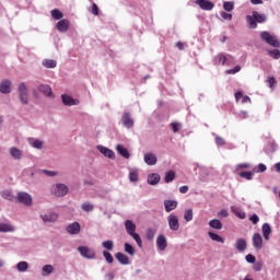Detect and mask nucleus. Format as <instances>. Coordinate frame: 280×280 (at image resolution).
Segmentation results:
<instances>
[{
  "label": "nucleus",
  "mask_w": 280,
  "mask_h": 280,
  "mask_svg": "<svg viewBox=\"0 0 280 280\" xmlns=\"http://www.w3.org/2000/svg\"><path fill=\"white\" fill-rule=\"evenodd\" d=\"M18 95H19L20 104H23L24 106L30 104L32 100V93L30 92V86L27 85V83L21 82L18 85Z\"/></svg>",
  "instance_id": "f257e3e1"
},
{
  "label": "nucleus",
  "mask_w": 280,
  "mask_h": 280,
  "mask_svg": "<svg viewBox=\"0 0 280 280\" xmlns=\"http://www.w3.org/2000/svg\"><path fill=\"white\" fill-rule=\"evenodd\" d=\"M50 194L55 198H65L69 194V186L62 183H56L50 186Z\"/></svg>",
  "instance_id": "f03ea898"
},
{
  "label": "nucleus",
  "mask_w": 280,
  "mask_h": 280,
  "mask_svg": "<svg viewBox=\"0 0 280 280\" xmlns=\"http://www.w3.org/2000/svg\"><path fill=\"white\" fill-rule=\"evenodd\" d=\"M260 38L264 40V43H267V45H270L271 47H275L278 49L280 47V40L277 37V35L271 34L268 31L260 32Z\"/></svg>",
  "instance_id": "7ed1b4c3"
},
{
  "label": "nucleus",
  "mask_w": 280,
  "mask_h": 280,
  "mask_svg": "<svg viewBox=\"0 0 280 280\" xmlns=\"http://www.w3.org/2000/svg\"><path fill=\"white\" fill-rule=\"evenodd\" d=\"M78 253H80L81 257L84 259H95L97 257L95 249L84 245L78 247Z\"/></svg>",
  "instance_id": "20e7f679"
},
{
  "label": "nucleus",
  "mask_w": 280,
  "mask_h": 280,
  "mask_svg": "<svg viewBox=\"0 0 280 280\" xmlns=\"http://www.w3.org/2000/svg\"><path fill=\"white\" fill-rule=\"evenodd\" d=\"M18 202L24 205V207H32L34 205V198L26 191H20L16 195Z\"/></svg>",
  "instance_id": "39448f33"
},
{
  "label": "nucleus",
  "mask_w": 280,
  "mask_h": 280,
  "mask_svg": "<svg viewBox=\"0 0 280 280\" xmlns=\"http://www.w3.org/2000/svg\"><path fill=\"white\" fill-rule=\"evenodd\" d=\"M120 124L124 128H127V130L135 128V118L132 117V114L124 112L120 118Z\"/></svg>",
  "instance_id": "423d86ee"
},
{
  "label": "nucleus",
  "mask_w": 280,
  "mask_h": 280,
  "mask_svg": "<svg viewBox=\"0 0 280 280\" xmlns=\"http://www.w3.org/2000/svg\"><path fill=\"white\" fill-rule=\"evenodd\" d=\"M9 156L13 161H23L25 159V152L19 147L9 148Z\"/></svg>",
  "instance_id": "0eeeda50"
},
{
  "label": "nucleus",
  "mask_w": 280,
  "mask_h": 280,
  "mask_svg": "<svg viewBox=\"0 0 280 280\" xmlns=\"http://www.w3.org/2000/svg\"><path fill=\"white\" fill-rule=\"evenodd\" d=\"M61 102L63 106H80V100L74 98L69 93L61 94Z\"/></svg>",
  "instance_id": "6e6552de"
},
{
  "label": "nucleus",
  "mask_w": 280,
  "mask_h": 280,
  "mask_svg": "<svg viewBox=\"0 0 280 280\" xmlns=\"http://www.w3.org/2000/svg\"><path fill=\"white\" fill-rule=\"evenodd\" d=\"M166 220L171 231H178V229H180V221L178 220V215L175 213L168 214Z\"/></svg>",
  "instance_id": "1a4fd4ad"
},
{
  "label": "nucleus",
  "mask_w": 280,
  "mask_h": 280,
  "mask_svg": "<svg viewBox=\"0 0 280 280\" xmlns=\"http://www.w3.org/2000/svg\"><path fill=\"white\" fill-rule=\"evenodd\" d=\"M12 80L4 79L0 82V93H2L3 95H10V93H12Z\"/></svg>",
  "instance_id": "9d476101"
},
{
  "label": "nucleus",
  "mask_w": 280,
  "mask_h": 280,
  "mask_svg": "<svg viewBox=\"0 0 280 280\" xmlns=\"http://www.w3.org/2000/svg\"><path fill=\"white\" fill-rule=\"evenodd\" d=\"M66 231L69 235H80V232L82 231V225H80L78 221H74L67 225Z\"/></svg>",
  "instance_id": "9b49d317"
},
{
  "label": "nucleus",
  "mask_w": 280,
  "mask_h": 280,
  "mask_svg": "<svg viewBox=\"0 0 280 280\" xmlns=\"http://www.w3.org/2000/svg\"><path fill=\"white\" fill-rule=\"evenodd\" d=\"M195 3L200 10H205L206 12H211L215 8V4L211 0H195Z\"/></svg>",
  "instance_id": "f8f14e48"
},
{
  "label": "nucleus",
  "mask_w": 280,
  "mask_h": 280,
  "mask_svg": "<svg viewBox=\"0 0 280 280\" xmlns=\"http://www.w3.org/2000/svg\"><path fill=\"white\" fill-rule=\"evenodd\" d=\"M71 27V22L67 19H62L59 20L56 23V28L58 30V32H60L61 34H67V32H69V28Z\"/></svg>",
  "instance_id": "ddd939ff"
},
{
  "label": "nucleus",
  "mask_w": 280,
  "mask_h": 280,
  "mask_svg": "<svg viewBox=\"0 0 280 280\" xmlns=\"http://www.w3.org/2000/svg\"><path fill=\"white\" fill-rule=\"evenodd\" d=\"M27 143L34 150H45V142L38 138H27Z\"/></svg>",
  "instance_id": "4468645a"
},
{
  "label": "nucleus",
  "mask_w": 280,
  "mask_h": 280,
  "mask_svg": "<svg viewBox=\"0 0 280 280\" xmlns=\"http://www.w3.org/2000/svg\"><path fill=\"white\" fill-rule=\"evenodd\" d=\"M96 149L106 159H110L112 161H115V159H116L115 151H113V150H110V149H108V148H106L102 144L97 145Z\"/></svg>",
  "instance_id": "2eb2a0df"
},
{
  "label": "nucleus",
  "mask_w": 280,
  "mask_h": 280,
  "mask_svg": "<svg viewBox=\"0 0 280 280\" xmlns=\"http://www.w3.org/2000/svg\"><path fill=\"white\" fill-rule=\"evenodd\" d=\"M0 233H16V226L12 222H0Z\"/></svg>",
  "instance_id": "dca6fc26"
},
{
  "label": "nucleus",
  "mask_w": 280,
  "mask_h": 280,
  "mask_svg": "<svg viewBox=\"0 0 280 280\" xmlns=\"http://www.w3.org/2000/svg\"><path fill=\"white\" fill-rule=\"evenodd\" d=\"M156 248L158 250H160V253H163L166 250L167 248V237H165V235L160 234L156 237Z\"/></svg>",
  "instance_id": "f3484780"
},
{
  "label": "nucleus",
  "mask_w": 280,
  "mask_h": 280,
  "mask_svg": "<svg viewBox=\"0 0 280 280\" xmlns=\"http://www.w3.org/2000/svg\"><path fill=\"white\" fill-rule=\"evenodd\" d=\"M252 242L256 250H261V248H264V237H261V234L255 233L252 237Z\"/></svg>",
  "instance_id": "a211bd4d"
},
{
  "label": "nucleus",
  "mask_w": 280,
  "mask_h": 280,
  "mask_svg": "<svg viewBox=\"0 0 280 280\" xmlns=\"http://www.w3.org/2000/svg\"><path fill=\"white\" fill-rule=\"evenodd\" d=\"M39 218L43 222L54 223V222H58L59 215L56 212H49V213L39 214Z\"/></svg>",
  "instance_id": "6ab92c4d"
},
{
  "label": "nucleus",
  "mask_w": 280,
  "mask_h": 280,
  "mask_svg": "<svg viewBox=\"0 0 280 280\" xmlns=\"http://www.w3.org/2000/svg\"><path fill=\"white\" fill-rule=\"evenodd\" d=\"M129 182L132 183L133 185H137V183H139V168L137 167H129Z\"/></svg>",
  "instance_id": "aec40b11"
},
{
  "label": "nucleus",
  "mask_w": 280,
  "mask_h": 280,
  "mask_svg": "<svg viewBox=\"0 0 280 280\" xmlns=\"http://www.w3.org/2000/svg\"><path fill=\"white\" fill-rule=\"evenodd\" d=\"M143 161L147 165H156V163H159V158H156L155 153L152 152H148L144 154L143 156Z\"/></svg>",
  "instance_id": "412c9836"
},
{
  "label": "nucleus",
  "mask_w": 280,
  "mask_h": 280,
  "mask_svg": "<svg viewBox=\"0 0 280 280\" xmlns=\"http://www.w3.org/2000/svg\"><path fill=\"white\" fill-rule=\"evenodd\" d=\"M178 207V201L176 200H164V209L166 213H172Z\"/></svg>",
  "instance_id": "4be33fe9"
},
{
  "label": "nucleus",
  "mask_w": 280,
  "mask_h": 280,
  "mask_svg": "<svg viewBox=\"0 0 280 280\" xmlns=\"http://www.w3.org/2000/svg\"><path fill=\"white\" fill-rule=\"evenodd\" d=\"M52 272H56V268L54 267V265L47 264L42 267V277H51Z\"/></svg>",
  "instance_id": "5701e85b"
},
{
  "label": "nucleus",
  "mask_w": 280,
  "mask_h": 280,
  "mask_svg": "<svg viewBox=\"0 0 280 280\" xmlns=\"http://www.w3.org/2000/svg\"><path fill=\"white\" fill-rule=\"evenodd\" d=\"M15 270L21 275L27 272L30 270V262L25 260H21L15 265Z\"/></svg>",
  "instance_id": "b1692460"
},
{
  "label": "nucleus",
  "mask_w": 280,
  "mask_h": 280,
  "mask_svg": "<svg viewBox=\"0 0 280 280\" xmlns=\"http://www.w3.org/2000/svg\"><path fill=\"white\" fill-rule=\"evenodd\" d=\"M261 233H262L264 240L268 242L270 240V235L272 234V228L270 226V224L264 223L261 225Z\"/></svg>",
  "instance_id": "393cba45"
},
{
  "label": "nucleus",
  "mask_w": 280,
  "mask_h": 280,
  "mask_svg": "<svg viewBox=\"0 0 280 280\" xmlns=\"http://www.w3.org/2000/svg\"><path fill=\"white\" fill-rule=\"evenodd\" d=\"M147 183L149 185L155 186L158 183H161V175L158 173H150L147 177Z\"/></svg>",
  "instance_id": "a878e982"
},
{
  "label": "nucleus",
  "mask_w": 280,
  "mask_h": 280,
  "mask_svg": "<svg viewBox=\"0 0 280 280\" xmlns=\"http://www.w3.org/2000/svg\"><path fill=\"white\" fill-rule=\"evenodd\" d=\"M39 93H43L46 97H54V92L51 91V86L48 84H42L38 86Z\"/></svg>",
  "instance_id": "bb28decb"
},
{
  "label": "nucleus",
  "mask_w": 280,
  "mask_h": 280,
  "mask_svg": "<svg viewBox=\"0 0 280 280\" xmlns=\"http://www.w3.org/2000/svg\"><path fill=\"white\" fill-rule=\"evenodd\" d=\"M125 229H126L128 235H132L133 233H137V224H135V222H132V220L125 221Z\"/></svg>",
  "instance_id": "cd10ccee"
},
{
  "label": "nucleus",
  "mask_w": 280,
  "mask_h": 280,
  "mask_svg": "<svg viewBox=\"0 0 280 280\" xmlns=\"http://www.w3.org/2000/svg\"><path fill=\"white\" fill-rule=\"evenodd\" d=\"M231 211L236 215V218H240V220H246V212H244L242 208L232 206Z\"/></svg>",
  "instance_id": "c85d7f7f"
},
{
  "label": "nucleus",
  "mask_w": 280,
  "mask_h": 280,
  "mask_svg": "<svg viewBox=\"0 0 280 280\" xmlns=\"http://www.w3.org/2000/svg\"><path fill=\"white\" fill-rule=\"evenodd\" d=\"M235 248L238 253H244L247 248V243L244 238H237L235 243Z\"/></svg>",
  "instance_id": "c756f323"
},
{
  "label": "nucleus",
  "mask_w": 280,
  "mask_h": 280,
  "mask_svg": "<svg viewBox=\"0 0 280 280\" xmlns=\"http://www.w3.org/2000/svg\"><path fill=\"white\" fill-rule=\"evenodd\" d=\"M116 151L118 154H120V156H124V159H130V152L122 144L116 145Z\"/></svg>",
  "instance_id": "7c9ffc66"
},
{
  "label": "nucleus",
  "mask_w": 280,
  "mask_h": 280,
  "mask_svg": "<svg viewBox=\"0 0 280 280\" xmlns=\"http://www.w3.org/2000/svg\"><path fill=\"white\" fill-rule=\"evenodd\" d=\"M42 65L45 67V69H56V67H58V61L54 59H44Z\"/></svg>",
  "instance_id": "2f4dec72"
},
{
  "label": "nucleus",
  "mask_w": 280,
  "mask_h": 280,
  "mask_svg": "<svg viewBox=\"0 0 280 280\" xmlns=\"http://www.w3.org/2000/svg\"><path fill=\"white\" fill-rule=\"evenodd\" d=\"M115 257L119 264H122V266H128V264H130V258H128V256H126L124 253H117Z\"/></svg>",
  "instance_id": "473e14b6"
},
{
  "label": "nucleus",
  "mask_w": 280,
  "mask_h": 280,
  "mask_svg": "<svg viewBox=\"0 0 280 280\" xmlns=\"http://www.w3.org/2000/svg\"><path fill=\"white\" fill-rule=\"evenodd\" d=\"M229 60V57L224 54H219L214 57V65H226V61Z\"/></svg>",
  "instance_id": "72a5a7b5"
},
{
  "label": "nucleus",
  "mask_w": 280,
  "mask_h": 280,
  "mask_svg": "<svg viewBox=\"0 0 280 280\" xmlns=\"http://www.w3.org/2000/svg\"><path fill=\"white\" fill-rule=\"evenodd\" d=\"M210 229H215L217 231H222V222L218 219H212L209 221Z\"/></svg>",
  "instance_id": "f704fd0d"
},
{
  "label": "nucleus",
  "mask_w": 280,
  "mask_h": 280,
  "mask_svg": "<svg viewBox=\"0 0 280 280\" xmlns=\"http://www.w3.org/2000/svg\"><path fill=\"white\" fill-rule=\"evenodd\" d=\"M50 16H52V19L55 21H62V19L65 18V14L61 13L60 10L54 9V10L50 11Z\"/></svg>",
  "instance_id": "c9c22d12"
},
{
  "label": "nucleus",
  "mask_w": 280,
  "mask_h": 280,
  "mask_svg": "<svg viewBox=\"0 0 280 280\" xmlns=\"http://www.w3.org/2000/svg\"><path fill=\"white\" fill-rule=\"evenodd\" d=\"M208 236L212 242H218L219 244H224V238L214 232H208Z\"/></svg>",
  "instance_id": "e433bc0d"
},
{
  "label": "nucleus",
  "mask_w": 280,
  "mask_h": 280,
  "mask_svg": "<svg viewBox=\"0 0 280 280\" xmlns=\"http://www.w3.org/2000/svg\"><path fill=\"white\" fill-rule=\"evenodd\" d=\"M235 100H236V102H240V100H242V104H250V97L244 96V94H242V92L235 93Z\"/></svg>",
  "instance_id": "4c0bfd02"
},
{
  "label": "nucleus",
  "mask_w": 280,
  "mask_h": 280,
  "mask_svg": "<svg viewBox=\"0 0 280 280\" xmlns=\"http://www.w3.org/2000/svg\"><path fill=\"white\" fill-rule=\"evenodd\" d=\"M0 195L4 200H9L10 202L14 200V194H12V190L10 189L2 190Z\"/></svg>",
  "instance_id": "58836bf2"
},
{
  "label": "nucleus",
  "mask_w": 280,
  "mask_h": 280,
  "mask_svg": "<svg viewBox=\"0 0 280 280\" xmlns=\"http://www.w3.org/2000/svg\"><path fill=\"white\" fill-rule=\"evenodd\" d=\"M246 21H247L250 30H255L257 27V20L255 19L254 13H252V15H247Z\"/></svg>",
  "instance_id": "ea45409f"
},
{
  "label": "nucleus",
  "mask_w": 280,
  "mask_h": 280,
  "mask_svg": "<svg viewBox=\"0 0 280 280\" xmlns=\"http://www.w3.org/2000/svg\"><path fill=\"white\" fill-rule=\"evenodd\" d=\"M88 12L93 14V16H100V7H97V3L92 2V5L88 8Z\"/></svg>",
  "instance_id": "a19ab883"
},
{
  "label": "nucleus",
  "mask_w": 280,
  "mask_h": 280,
  "mask_svg": "<svg viewBox=\"0 0 280 280\" xmlns=\"http://www.w3.org/2000/svg\"><path fill=\"white\" fill-rule=\"evenodd\" d=\"M253 14L256 20V23H266L267 21L266 14H261L257 11H254Z\"/></svg>",
  "instance_id": "79ce46f5"
},
{
  "label": "nucleus",
  "mask_w": 280,
  "mask_h": 280,
  "mask_svg": "<svg viewBox=\"0 0 280 280\" xmlns=\"http://www.w3.org/2000/svg\"><path fill=\"white\" fill-rule=\"evenodd\" d=\"M223 10L225 12H233V10H235V3L233 1H224Z\"/></svg>",
  "instance_id": "37998d69"
},
{
  "label": "nucleus",
  "mask_w": 280,
  "mask_h": 280,
  "mask_svg": "<svg viewBox=\"0 0 280 280\" xmlns=\"http://www.w3.org/2000/svg\"><path fill=\"white\" fill-rule=\"evenodd\" d=\"M176 178V173L174 171H168L165 173L164 180L165 183H172Z\"/></svg>",
  "instance_id": "c03bdc74"
},
{
  "label": "nucleus",
  "mask_w": 280,
  "mask_h": 280,
  "mask_svg": "<svg viewBox=\"0 0 280 280\" xmlns=\"http://www.w3.org/2000/svg\"><path fill=\"white\" fill-rule=\"evenodd\" d=\"M267 54L273 58L275 60H279L280 58V50L279 49H268Z\"/></svg>",
  "instance_id": "a18cd8bd"
},
{
  "label": "nucleus",
  "mask_w": 280,
  "mask_h": 280,
  "mask_svg": "<svg viewBox=\"0 0 280 280\" xmlns=\"http://www.w3.org/2000/svg\"><path fill=\"white\" fill-rule=\"evenodd\" d=\"M184 220H186V222H191V220H194V210L191 209L185 210Z\"/></svg>",
  "instance_id": "49530a36"
},
{
  "label": "nucleus",
  "mask_w": 280,
  "mask_h": 280,
  "mask_svg": "<svg viewBox=\"0 0 280 280\" xmlns=\"http://www.w3.org/2000/svg\"><path fill=\"white\" fill-rule=\"evenodd\" d=\"M241 178H245V180H253L254 172L244 171L238 174Z\"/></svg>",
  "instance_id": "de8ad7c7"
},
{
  "label": "nucleus",
  "mask_w": 280,
  "mask_h": 280,
  "mask_svg": "<svg viewBox=\"0 0 280 280\" xmlns=\"http://www.w3.org/2000/svg\"><path fill=\"white\" fill-rule=\"evenodd\" d=\"M253 165L250 163H240L235 165V172H240V170H250Z\"/></svg>",
  "instance_id": "09e8293b"
},
{
  "label": "nucleus",
  "mask_w": 280,
  "mask_h": 280,
  "mask_svg": "<svg viewBox=\"0 0 280 280\" xmlns=\"http://www.w3.org/2000/svg\"><path fill=\"white\" fill-rule=\"evenodd\" d=\"M81 209L83 211H85V213H91V211H93V209H95V207L90 202H84L81 205Z\"/></svg>",
  "instance_id": "8fccbe9b"
},
{
  "label": "nucleus",
  "mask_w": 280,
  "mask_h": 280,
  "mask_svg": "<svg viewBox=\"0 0 280 280\" xmlns=\"http://www.w3.org/2000/svg\"><path fill=\"white\" fill-rule=\"evenodd\" d=\"M154 235H156V229H154V228H149V229L147 230V234H145L147 240H149V241L154 240Z\"/></svg>",
  "instance_id": "3c124183"
},
{
  "label": "nucleus",
  "mask_w": 280,
  "mask_h": 280,
  "mask_svg": "<svg viewBox=\"0 0 280 280\" xmlns=\"http://www.w3.org/2000/svg\"><path fill=\"white\" fill-rule=\"evenodd\" d=\"M214 143L218 145V148H224V145H226V141L220 136L214 137Z\"/></svg>",
  "instance_id": "603ef678"
},
{
  "label": "nucleus",
  "mask_w": 280,
  "mask_h": 280,
  "mask_svg": "<svg viewBox=\"0 0 280 280\" xmlns=\"http://www.w3.org/2000/svg\"><path fill=\"white\" fill-rule=\"evenodd\" d=\"M125 253H127L128 255L133 257V255L136 253L135 246L130 245L129 243H125Z\"/></svg>",
  "instance_id": "864d4df0"
},
{
  "label": "nucleus",
  "mask_w": 280,
  "mask_h": 280,
  "mask_svg": "<svg viewBox=\"0 0 280 280\" xmlns=\"http://www.w3.org/2000/svg\"><path fill=\"white\" fill-rule=\"evenodd\" d=\"M129 235L130 237H132V240H135L137 245L141 248V246L143 245V241H141V236H139L137 232H133V234H129Z\"/></svg>",
  "instance_id": "5fc2aeb1"
},
{
  "label": "nucleus",
  "mask_w": 280,
  "mask_h": 280,
  "mask_svg": "<svg viewBox=\"0 0 280 280\" xmlns=\"http://www.w3.org/2000/svg\"><path fill=\"white\" fill-rule=\"evenodd\" d=\"M102 246L105 250H113V248H115V243L113 241H105L102 243Z\"/></svg>",
  "instance_id": "6e6d98bb"
},
{
  "label": "nucleus",
  "mask_w": 280,
  "mask_h": 280,
  "mask_svg": "<svg viewBox=\"0 0 280 280\" xmlns=\"http://www.w3.org/2000/svg\"><path fill=\"white\" fill-rule=\"evenodd\" d=\"M220 16L223 21H233V14L229 13L228 11H221Z\"/></svg>",
  "instance_id": "4d7b16f0"
},
{
  "label": "nucleus",
  "mask_w": 280,
  "mask_h": 280,
  "mask_svg": "<svg viewBox=\"0 0 280 280\" xmlns=\"http://www.w3.org/2000/svg\"><path fill=\"white\" fill-rule=\"evenodd\" d=\"M103 256L106 259L107 264H113V261H115V259L113 258V254L107 250L103 252Z\"/></svg>",
  "instance_id": "13d9d810"
},
{
  "label": "nucleus",
  "mask_w": 280,
  "mask_h": 280,
  "mask_svg": "<svg viewBox=\"0 0 280 280\" xmlns=\"http://www.w3.org/2000/svg\"><path fill=\"white\" fill-rule=\"evenodd\" d=\"M43 174L45 176H49L50 178H55V176H58V171H49V170H43Z\"/></svg>",
  "instance_id": "bf43d9fd"
},
{
  "label": "nucleus",
  "mask_w": 280,
  "mask_h": 280,
  "mask_svg": "<svg viewBox=\"0 0 280 280\" xmlns=\"http://www.w3.org/2000/svg\"><path fill=\"white\" fill-rule=\"evenodd\" d=\"M242 71L241 66H236L233 69L226 70L228 75H235V73H240Z\"/></svg>",
  "instance_id": "052dcab7"
},
{
  "label": "nucleus",
  "mask_w": 280,
  "mask_h": 280,
  "mask_svg": "<svg viewBox=\"0 0 280 280\" xmlns=\"http://www.w3.org/2000/svg\"><path fill=\"white\" fill-rule=\"evenodd\" d=\"M266 170H267V167H266L265 164H259L258 167H255V168H254V172H255L256 174H259L260 172H266Z\"/></svg>",
  "instance_id": "680f3d73"
},
{
  "label": "nucleus",
  "mask_w": 280,
  "mask_h": 280,
  "mask_svg": "<svg viewBox=\"0 0 280 280\" xmlns=\"http://www.w3.org/2000/svg\"><path fill=\"white\" fill-rule=\"evenodd\" d=\"M171 128H172L173 132H178V130H180V124L179 122H172Z\"/></svg>",
  "instance_id": "e2e57ef3"
},
{
  "label": "nucleus",
  "mask_w": 280,
  "mask_h": 280,
  "mask_svg": "<svg viewBox=\"0 0 280 280\" xmlns=\"http://www.w3.org/2000/svg\"><path fill=\"white\" fill-rule=\"evenodd\" d=\"M245 259H246V261H247L248 264H255V261H256V258H255V256H254L253 254H248V255L245 257Z\"/></svg>",
  "instance_id": "0e129e2a"
},
{
  "label": "nucleus",
  "mask_w": 280,
  "mask_h": 280,
  "mask_svg": "<svg viewBox=\"0 0 280 280\" xmlns=\"http://www.w3.org/2000/svg\"><path fill=\"white\" fill-rule=\"evenodd\" d=\"M219 218H229V210L223 209L218 212Z\"/></svg>",
  "instance_id": "69168bd1"
},
{
  "label": "nucleus",
  "mask_w": 280,
  "mask_h": 280,
  "mask_svg": "<svg viewBox=\"0 0 280 280\" xmlns=\"http://www.w3.org/2000/svg\"><path fill=\"white\" fill-rule=\"evenodd\" d=\"M104 280H115V273L114 272L105 273Z\"/></svg>",
  "instance_id": "338daca9"
},
{
  "label": "nucleus",
  "mask_w": 280,
  "mask_h": 280,
  "mask_svg": "<svg viewBox=\"0 0 280 280\" xmlns=\"http://www.w3.org/2000/svg\"><path fill=\"white\" fill-rule=\"evenodd\" d=\"M250 222L253 224H257L259 222V217L257 214H253L250 218H249Z\"/></svg>",
  "instance_id": "774afa93"
}]
</instances>
